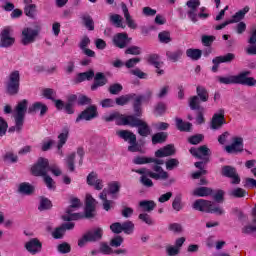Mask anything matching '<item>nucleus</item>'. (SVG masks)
<instances>
[{
	"label": "nucleus",
	"mask_w": 256,
	"mask_h": 256,
	"mask_svg": "<svg viewBox=\"0 0 256 256\" xmlns=\"http://www.w3.org/2000/svg\"><path fill=\"white\" fill-rule=\"evenodd\" d=\"M97 205V200L94 199L91 194L86 195V208L85 214L83 213H75L77 209L83 207V203L79 198H71L70 206L66 209L65 214L62 216L63 221H79V219H83L86 217L87 219H91V217H95V207Z\"/></svg>",
	"instance_id": "1"
},
{
	"label": "nucleus",
	"mask_w": 256,
	"mask_h": 256,
	"mask_svg": "<svg viewBox=\"0 0 256 256\" xmlns=\"http://www.w3.org/2000/svg\"><path fill=\"white\" fill-rule=\"evenodd\" d=\"M152 169L154 172L147 168H141L132 171H134V173H138V175H142L140 177V183H142L144 187H153V180L151 179H155L156 181H166V179H169V173L163 170V167L152 166Z\"/></svg>",
	"instance_id": "2"
},
{
	"label": "nucleus",
	"mask_w": 256,
	"mask_h": 256,
	"mask_svg": "<svg viewBox=\"0 0 256 256\" xmlns=\"http://www.w3.org/2000/svg\"><path fill=\"white\" fill-rule=\"evenodd\" d=\"M250 71H243L238 75L217 76V81L221 85H246L247 87H255L256 79L249 77Z\"/></svg>",
	"instance_id": "3"
},
{
	"label": "nucleus",
	"mask_w": 256,
	"mask_h": 256,
	"mask_svg": "<svg viewBox=\"0 0 256 256\" xmlns=\"http://www.w3.org/2000/svg\"><path fill=\"white\" fill-rule=\"evenodd\" d=\"M29 105V101L26 99L21 100L14 112L13 117L15 119V126L10 128V131H21L23 129V123L25 121V114L27 113V107Z\"/></svg>",
	"instance_id": "4"
},
{
	"label": "nucleus",
	"mask_w": 256,
	"mask_h": 256,
	"mask_svg": "<svg viewBox=\"0 0 256 256\" xmlns=\"http://www.w3.org/2000/svg\"><path fill=\"white\" fill-rule=\"evenodd\" d=\"M192 207L195 211H202L204 213H214L215 215H223V213H225V210H223L221 206L203 199L196 200Z\"/></svg>",
	"instance_id": "5"
},
{
	"label": "nucleus",
	"mask_w": 256,
	"mask_h": 256,
	"mask_svg": "<svg viewBox=\"0 0 256 256\" xmlns=\"http://www.w3.org/2000/svg\"><path fill=\"white\" fill-rule=\"evenodd\" d=\"M133 100L134 101V112L137 117L141 116V103L145 101V96H137L135 94H128V95H123L118 98H116V105H127L129 101Z\"/></svg>",
	"instance_id": "6"
},
{
	"label": "nucleus",
	"mask_w": 256,
	"mask_h": 256,
	"mask_svg": "<svg viewBox=\"0 0 256 256\" xmlns=\"http://www.w3.org/2000/svg\"><path fill=\"white\" fill-rule=\"evenodd\" d=\"M39 33H41L40 26H27L22 29L21 33V43L22 45H31L37 41V37H39Z\"/></svg>",
	"instance_id": "7"
},
{
	"label": "nucleus",
	"mask_w": 256,
	"mask_h": 256,
	"mask_svg": "<svg viewBox=\"0 0 256 256\" xmlns=\"http://www.w3.org/2000/svg\"><path fill=\"white\" fill-rule=\"evenodd\" d=\"M13 45H15L13 28L11 26H6L0 31V47L8 49V47H13Z\"/></svg>",
	"instance_id": "8"
},
{
	"label": "nucleus",
	"mask_w": 256,
	"mask_h": 256,
	"mask_svg": "<svg viewBox=\"0 0 256 256\" xmlns=\"http://www.w3.org/2000/svg\"><path fill=\"white\" fill-rule=\"evenodd\" d=\"M32 174L36 177H44L49 171V160L47 158H39L31 168Z\"/></svg>",
	"instance_id": "9"
},
{
	"label": "nucleus",
	"mask_w": 256,
	"mask_h": 256,
	"mask_svg": "<svg viewBox=\"0 0 256 256\" xmlns=\"http://www.w3.org/2000/svg\"><path fill=\"white\" fill-rule=\"evenodd\" d=\"M128 119L127 125H130V127H138V133L141 135V137H147L151 135V128H149V125H147L146 122H143L140 119L135 118V116H131Z\"/></svg>",
	"instance_id": "10"
},
{
	"label": "nucleus",
	"mask_w": 256,
	"mask_h": 256,
	"mask_svg": "<svg viewBox=\"0 0 256 256\" xmlns=\"http://www.w3.org/2000/svg\"><path fill=\"white\" fill-rule=\"evenodd\" d=\"M21 76L19 71L15 70L10 73L7 83V91L10 95H17L19 93V81Z\"/></svg>",
	"instance_id": "11"
},
{
	"label": "nucleus",
	"mask_w": 256,
	"mask_h": 256,
	"mask_svg": "<svg viewBox=\"0 0 256 256\" xmlns=\"http://www.w3.org/2000/svg\"><path fill=\"white\" fill-rule=\"evenodd\" d=\"M243 137L233 136L231 143L225 147L227 153H241L243 152Z\"/></svg>",
	"instance_id": "12"
},
{
	"label": "nucleus",
	"mask_w": 256,
	"mask_h": 256,
	"mask_svg": "<svg viewBox=\"0 0 256 256\" xmlns=\"http://www.w3.org/2000/svg\"><path fill=\"white\" fill-rule=\"evenodd\" d=\"M186 5L188 7L187 15L192 23H197V11L201 5L200 0H189L186 2Z\"/></svg>",
	"instance_id": "13"
},
{
	"label": "nucleus",
	"mask_w": 256,
	"mask_h": 256,
	"mask_svg": "<svg viewBox=\"0 0 256 256\" xmlns=\"http://www.w3.org/2000/svg\"><path fill=\"white\" fill-rule=\"evenodd\" d=\"M130 117L131 116L119 114V112H114L109 115L103 116V119L107 123L115 121L116 125H127V123H129V119H132Z\"/></svg>",
	"instance_id": "14"
},
{
	"label": "nucleus",
	"mask_w": 256,
	"mask_h": 256,
	"mask_svg": "<svg viewBox=\"0 0 256 256\" xmlns=\"http://www.w3.org/2000/svg\"><path fill=\"white\" fill-rule=\"evenodd\" d=\"M222 175L224 177H229V179L232 180V185H239V183H241V178L239 177V174H237V170L232 166H224L222 168Z\"/></svg>",
	"instance_id": "15"
},
{
	"label": "nucleus",
	"mask_w": 256,
	"mask_h": 256,
	"mask_svg": "<svg viewBox=\"0 0 256 256\" xmlns=\"http://www.w3.org/2000/svg\"><path fill=\"white\" fill-rule=\"evenodd\" d=\"M95 117H97V107L90 106L79 114L76 118V123H79L80 121H91V119H95Z\"/></svg>",
	"instance_id": "16"
},
{
	"label": "nucleus",
	"mask_w": 256,
	"mask_h": 256,
	"mask_svg": "<svg viewBox=\"0 0 256 256\" xmlns=\"http://www.w3.org/2000/svg\"><path fill=\"white\" fill-rule=\"evenodd\" d=\"M42 247L43 245L41 244V241H39L37 238H32L25 243V249L31 255H37V253H41Z\"/></svg>",
	"instance_id": "17"
},
{
	"label": "nucleus",
	"mask_w": 256,
	"mask_h": 256,
	"mask_svg": "<svg viewBox=\"0 0 256 256\" xmlns=\"http://www.w3.org/2000/svg\"><path fill=\"white\" fill-rule=\"evenodd\" d=\"M190 153L193 157L207 161L209 155H211V150H209L207 146H200L199 148H191Z\"/></svg>",
	"instance_id": "18"
},
{
	"label": "nucleus",
	"mask_w": 256,
	"mask_h": 256,
	"mask_svg": "<svg viewBox=\"0 0 256 256\" xmlns=\"http://www.w3.org/2000/svg\"><path fill=\"white\" fill-rule=\"evenodd\" d=\"M87 183L91 187H94V189H96V191H101V189H103V187H105V185L103 184V180H101L99 178V176H97V173H95V172H91L87 176Z\"/></svg>",
	"instance_id": "19"
},
{
	"label": "nucleus",
	"mask_w": 256,
	"mask_h": 256,
	"mask_svg": "<svg viewBox=\"0 0 256 256\" xmlns=\"http://www.w3.org/2000/svg\"><path fill=\"white\" fill-rule=\"evenodd\" d=\"M122 13L124 15L125 21L129 29H137L138 25L133 16L129 13V8H127V4L125 2L121 3Z\"/></svg>",
	"instance_id": "20"
},
{
	"label": "nucleus",
	"mask_w": 256,
	"mask_h": 256,
	"mask_svg": "<svg viewBox=\"0 0 256 256\" xmlns=\"http://www.w3.org/2000/svg\"><path fill=\"white\" fill-rule=\"evenodd\" d=\"M225 124V112L220 110L219 113L214 114L211 121V129H221Z\"/></svg>",
	"instance_id": "21"
},
{
	"label": "nucleus",
	"mask_w": 256,
	"mask_h": 256,
	"mask_svg": "<svg viewBox=\"0 0 256 256\" xmlns=\"http://www.w3.org/2000/svg\"><path fill=\"white\" fill-rule=\"evenodd\" d=\"M67 139H69V128H64L58 135L57 149L59 155H63V150L61 149H63V145L67 143Z\"/></svg>",
	"instance_id": "22"
},
{
	"label": "nucleus",
	"mask_w": 256,
	"mask_h": 256,
	"mask_svg": "<svg viewBox=\"0 0 256 256\" xmlns=\"http://www.w3.org/2000/svg\"><path fill=\"white\" fill-rule=\"evenodd\" d=\"M107 193H108L107 189H104L100 193L99 199H101L102 201V209H104V211H111V209H114L115 207V202L107 199Z\"/></svg>",
	"instance_id": "23"
},
{
	"label": "nucleus",
	"mask_w": 256,
	"mask_h": 256,
	"mask_svg": "<svg viewBox=\"0 0 256 256\" xmlns=\"http://www.w3.org/2000/svg\"><path fill=\"white\" fill-rule=\"evenodd\" d=\"M38 111L43 117L49 111V108L42 102H35L28 108V113H38Z\"/></svg>",
	"instance_id": "24"
},
{
	"label": "nucleus",
	"mask_w": 256,
	"mask_h": 256,
	"mask_svg": "<svg viewBox=\"0 0 256 256\" xmlns=\"http://www.w3.org/2000/svg\"><path fill=\"white\" fill-rule=\"evenodd\" d=\"M86 235H88L90 243L101 241V239H103V228H93L92 230L88 231Z\"/></svg>",
	"instance_id": "25"
},
{
	"label": "nucleus",
	"mask_w": 256,
	"mask_h": 256,
	"mask_svg": "<svg viewBox=\"0 0 256 256\" xmlns=\"http://www.w3.org/2000/svg\"><path fill=\"white\" fill-rule=\"evenodd\" d=\"M113 43L119 49H125L127 47V34L126 33H118L113 37Z\"/></svg>",
	"instance_id": "26"
},
{
	"label": "nucleus",
	"mask_w": 256,
	"mask_h": 256,
	"mask_svg": "<svg viewBox=\"0 0 256 256\" xmlns=\"http://www.w3.org/2000/svg\"><path fill=\"white\" fill-rule=\"evenodd\" d=\"M175 155V146L169 144L155 152L156 157H171Z\"/></svg>",
	"instance_id": "27"
},
{
	"label": "nucleus",
	"mask_w": 256,
	"mask_h": 256,
	"mask_svg": "<svg viewBox=\"0 0 256 256\" xmlns=\"http://www.w3.org/2000/svg\"><path fill=\"white\" fill-rule=\"evenodd\" d=\"M106 84L107 78H105V74L98 72L94 77V84L91 86V90L96 91L98 87H103Z\"/></svg>",
	"instance_id": "28"
},
{
	"label": "nucleus",
	"mask_w": 256,
	"mask_h": 256,
	"mask_svg": "<svg viewBox=\"0 0 256 256\" xmlns=\"http://www.w3.org/2000/svg\"><path fill=\"white\" fill-rule=\"evenodd\" d=\"M155 207H157V204L152 200H142L139 202V209L144 211V213H151Z\"/></svg>",
	"instance_id": "29"
},
{
	"label": "nucleus",
	"mask_w": 256,
	"mask_h": 256,
	"mask_svg": "<svg viewBox=\"0 0 256 256\" xmlns=\"http://www.w3.org/2000/svg\"><path fill=\"white\" fill-rule=\"evenodd\" d=\"M116 135L120 137V139H123L124 141H127L128 143H134L135 139H137V136L133 134L129 130H119L116 132Z\"/></svg>",
	"instance_id": "30"
},
{
	"label": "nucleus",
	"mask_w": 256,
	"mask_h": 256,
	"mask_svg": "<svg viewBox=\"0 0 256 256\" xmlns=\"http://www.w3.org/2000/svg\"><path fill=\"white\" fill-rule=\"evenodd\" d=\"M250 10L249 6H245L242 10H239L236 12L233 16L232 19H230V24L231 23H239V21H243L245 19V15H247V12Z\"/></svg>",
	"instance_id": "31"
},
{
	"label": "nucleus",
	"mask_w": 256,
	"mask_h": 256,
	"mask_svg": "<svg viewBox=\"0 0 256 256\" xmlns=\"http://www.w3.org/2000/svg\"><path fill=\"white\" fill-rule=\"evenodd\" d=\"M33 191H35V187L28 182L20 183L18 186V193L21 195H32Z\"/></svg>",
	"instance_id": "32"
},
{
	"label": "nucleus",
	"mask_w": 256,
	"mask_h": 256,
	"mask_svg": "<svg viewBox=\"0 0 256 256\" xmlns=\"http://www.w3.org/2000/svg\"><path fill=\"white\" fill-rule=\"evenodd\" d=\"M148 62L151 64V65H154V67H156V73L158 75H163V70H160L161 69V65H163V63H161L159 61V55L157 54H152L149 56L148 58Z\"/></svg>",
	"instance_id": "33"
},
{
	"label": "nucleus",
	"mask_w": 256,
	"mask_h": 256,
	"mask_svg": "<svg viewBox=\"0 0 256 256\" xmlns=\"http://www.w3.org/2000/svg\"><path fill=\"white\" fill-rule=\"evenodd\" d=\"M166 57L168 61H172V63H177L181 57H183V50L177 49L174 51H167L166 52Z\"/></svg>",
	"instance_id": "34"
},
{
	"label": "nucleus",
	"mask_w": 256,
	"mask_h": 256,
	"mask_svg": "<svg viewBox=\"0 0 256 256\" xmlns=\"http://www.w3.org/2000/svg\"><path fill=\"white\" fill-rule=\"evenodd\" d=\"M212 193L213 189L211 188L199 187L192 192V195H194L195 197H209V195H212Z\"/></svg>",
	"instance_id": "35"
},
{
	"label": "nucleus",
	"mask_w": 256,
	"mask_h": 256,
	"mask_svg": "<svg viewBox=\"0 0 256 256\" xmlns=\"http://www.w3.org/2000/svg\"><path fill=\"white\" fill-rule=\"evenodd\" d=\"M235 59V54L228 53L224 56H218L212 60V63H216V65H219L221 63H231Z\"/></svg>",
	"instance_id": "36"
},
{
	"label": "nucleus",
	"mask_w": 256,
	"mask_h": 256,
	"mask_svg": "<svg viewBox=\"0 0 256 256\" xmlns=\"http://www.w3.org/2000/svg\"><path fill=\"white\" fill-rule=\"evenodd\" d=\"M24 13L26 17H30V19L35 18V15L37 13V5L33 4V3H27L24 4Z\"/></svg>",
	"instance_id": "37"
},
{
	"label": "nucleus",
	"mask_w": 256,
	"mask_h": 256,
	"mask_svg": "<svg viewBox=\"0 0 256 256\" xmlns=\"http://www.w3.org/2000/svg\"><path fill=\"white\" fill-rule=\"evenodd\" d=\"M110 23L115 27L125 29V25H123V17L119 14H110L109 16Z\"/></svg>",
	"instance_id": "38"
},
{
	"label": "nucleus",
	"mask_w": 256,
	"mask_h": 256,
	"mask_svg": "<svg viewBox=\"0 0 256 256\" xmlns=\"http://www.w3.org/2000/svg\"><path fill=\"white\" fill-rule=\"evenodd\" d=\"M93 77H95V72H93V70H89L88 72L80 73L76 77V83H83V81H91V79Z\"/></svg>",
	"instance_id": "39"
},
{
	"label": "nucleus",
	"mask_w": 256,
	"mask_h": 256,
	"mask_svg": "<svg viewBox=\"0 0 256 256\" xmlns=\"http://www.w3.org/2000/svg\"><path fill=\"white\" fill-rule=\"evenodd\" d=\"M186 55L189 57V59H192V61H199V59H201V55H203V52L200 49L190 48L186 50Z\"/></svg>",
	"instance_id": "40"
},
{
	"label": "nucleus",
	"mask_w": 256,
	"mask_h": 256,
	"mask_svg": "<svg viewBox=\"0 0 256 256\" xmlns=\"http://www.w3.org/2000/svg\"><path fill=\"white\" fill-rule=\"evenodd\" d=\"M176 127L179 131H191L193 125L189 122H184L181 118H176Z\"/></svg>",
	"instance_id": "41"
},
{
	"label": "nucleus",
	"mask_w": 256,
	"mask_h": 256,
	"mask_svg": "<svg viewBox=\"0 0 256 256\" xmlns=\"http://www.w3.org/2000/svg\"><path fill=\"white\" fill-rule=\"evenodd\" d=\"M196 93L198 97H200V101L203 103H206V101H209V94L207 93V89L203 86H198L196 88Z\"/></svg>",
	"instance_id": "42"
},
{
	"label": "nucleus",
	"mask_w": 256,
	"mask_h": 256,
	"mask_svg": "<svg viewBox=\"0 0 256 256\" xmlns=\"http://www.w3.org/2000/svg\"><path fill=\"white\" fill-rule=\"evenodd\" d=\"M151 157H147V156H136L133 158L132 163H134V165H147L149 163H151Z\"/></svg>",
	"instance_id": "43"
},
{
	"label": "nucleus",
	"mask_w": 256,
	"mask_h": 256,
	"mask_svg": "<svg viewBox=\"0 0 256 256\" xmlns=\"http://www.w3.org/2000/svg\"><path fill=\"white\" fill-rule=\"evenodd\" d=\"M42 96L50 101H55V99H57V92H55L53 89L45 88L42 90Z\"/></svg>",
	"instance_id": "44"
},
{
	"label": "nucleus",
	"mask_w": 256,
	"mask_h": 256,
	"mask_svg": "<svg viewBox=\"0 0 256 256\" xmlns=\"http://www.w3.org/2000/svg\"><path fill=\"white\" fill-rule=\"evenodd\" d=\"M121 190V183L114 181L108 184V193L110 195H117L119 191Z\"/></svg>",
	"instance_id": "45"
},
{
	"label": "nucleus",
	"mask_w": 256,
	"mask_h": 256,
	"mask_svg": "<svg viewBox=\"0 0 256 256\" xmlns=\"http://www.w3.org/2000/svg\"><path fill=\"white\" fill-rule=\"evenodd\" d=\"M122 231L126 235H131L133 233V231H135V224H133V222H131V221H126V222L122 223Z\"/></svg>",
	"instance_id": "46"
},
{
	"label": "nucleus",
	"mask_w": 256,
	"mask_h": 256,
	"mask_svg": "<svg viewBox=\"0 0 256 256\" xmlns=\"http://www.w3.org/2000/svg\"><path fill=\"white\" fill-rule=\"evenodd\" d=\"M167 139V133L165 132H158L152 137L153 145H157V143H164Z\"/></svg>",
	"instance_id": "47"
},
{
	"label": "nucleus",
	"mask_w": 256,
	"mask_h": 256,
	"mask_svg": "<svg viewBox=\"0 0 256 256\" xmlns=\"http://www.w3.org/2000/svg\"><path fill=\"white\" fill-rule=\"evenodd\" d=\"M230 197H236L241 198L245 197L247 195V191H245L243 188H236L229 192Z\"/></svg>",
	"instance_id": "48"
},
{
	"label": "nucleus",
	"mask_w": 256,
	"mask_h": 256,
	"mask_svg": "<svg viewBox=\"0 0 256 256\" xmlns=\"http://www.w3.org/2000/svg\"><path fill=\"white\" fill-rule=\"evenodd\" d=\"M160 43H171V33L168 31H162L158 34Z\"/></svg>",
	"instance_id": "49"
},
{
	"label": "nucleus",
	"mask_w": 256,
	"mask_h": 256,
	"mask_svg": "<svg viewBox=\"0 0 256 256\" xmlns=\"http://www.w3.org/2000/svg\"><path fill=\"white\" fill-rule=\"evenodd\" d=\"M82 21L88 31H93V29H95L93 18H91V16H83Z\"/></svg>",
	"instance_id": "50"
},
{
	"label": "nucleus",
	"mask_w": 256,
	"mask_h": 256,
	"mask_svg": "<svg viewBox=\"0 0 256 256\" xmlns=\"http://www.w3.org/2000/svg\"><path fill=\"white\" fill-rule=\"evenodd\" d=\"M179 167V160L176 158H172L166 161V169L167 171H173V169H177Z\"/></svg>",
	"instance_id": "51"
},
{
	"label": "nucleus",
	"mask_w": 256,
	"mask_h": 256,
	"mask_svg": "<svg viewBox=\"0 0 256 256\" xmlns=\"http://www.w3.org/2000/svg\"><path fill=\"white\" fill-rule=\"evenodd\" d=\"M75 153H71L66 158V165L69 171H75Z\"/></svg>",
	"instance_id": "52"
},
{
	"label": "nucleus",
	"mask_w": 256,
	"mask_h": 256,
	"mask_svg": "<svg viewBox=\"0 0 256 256\" xmlns=\"http://www.w3.org/2000/svg\"><path fill=\"white\" fill-rule=\"evenodd\" d=\"M200 103L201 101L199 100V96H193L190 98L189 100V105H190V108L195 111L197 109H200Z\"/></svg>",
	"instance_id": "53"
},
{
	"label": "nucleus",
	"mask_w": 256,
	"mask_h": 256,
	"mask_svg": "<svg viewBox=\"0 0 256 256\" xmlns=\"http://www.w3.org/2000/svg\"><path fill=\"white\" fill-rule=\"evenodd\" d=\"M57 251L62 254L71 253V245L67 242H63L57 246Z\"/></svg>",
	"instance_id": "54"
},
{
	"label": "nucleus",
	"mask_w": 256,
	"mask_h": 256,
	"mask_svg": "<svg viewBox=\"0 0 256 256\" xmlns=\"http://www.w3.org/2000/svg\"><path fill=\"white\" fill-rule=\"evenodd\" d=\"M47 209H51V200L47 198H41L39 211H45Z\"/></svg>",
	"instance_id": "55"
},
{
	"label": "nucleus",
	"mask_w": 256,
	"mask_h": 256,
	"mask_svg": "<svg viewBox=\"0 0 256 256\" xmlns=\"http://www.w3.org/2000/svg\"><path fill=\"white\" fill-rule=\"evenodd\" d=\"M138 219H140V221H143V223H146V225H153L154 223L151 216L145 212L139 214Z\"/></svg>",
	"instance_id": "56"
},
{
	"label": "nucleus",
	"mask_w": 256,
	"mask_h": 256,
	"mask_svg": "<svg viewBox=\"0 0 256 256\" xmlns=\"http://www.w3.org/2000/svg\"><path fill=\"white\" fill-rule=\"evenodd\" d=\"M4 159L9 163H17L19 161V157L13 152H7L4 156Z\"/></svg>",
	"instance_id": "57"
},
{
	"label": "nucleus",
	"mask_w": 256,
	"mask_h": 256,
	"mask_svg": "<svg viewBox=\"0 0 256 256\" xmlns=\"http://www.w3.org/2000/svg\"><path fill=\"white\" fill-rule=\"evenodd\" d=\"M172 208L174 211H181L183 209V204L181 203V196H176L172 202Z\"/></svg>",
	"instance_id": "58"
},
{
	"label": "nucleus",
	"mask_w": 256,
	"mask_h": 256,
	"mask_svg": "<svg viewBox=\"0 0 256 256\" xmlns=\"http://www.w3.org/2000/svg\"><path fill=\"white\" fill-rule=\"evenodd\" d=\"M204 136L203 134H197L194 136H191L188 141L189 143H191V145H199V143H201V141H203Z\"/></svg>",
	"instance_id": "59"
},
{
	"label": "nucleus",
	"mask_w": 256,
	"mask_h": 256,
	"mask_svg": "<svg viewBox=\"0 0 256 256\" xmlns=\"http://www.w3.org/2000/svg\"><path fill=\"white\" fill-rule=\"evenodd\" d=\"M52 145H55V140L46 139L41 144V151H49Z\"/></svg>",
	"instance_id": "60"
},
{
	"label": "nucleus",
	"mask_w": 256,
	"mask_h": 256,
	"mask_svg": "<svg viewBox=\"0 0 256 256\" xmlns=\"http://www.w3.org/2000/svg\"><path fill=\"white\" fill-rule=\"evenodd\" d=\"M169 231H172V233H182L183 232V227L179 223H172L169 224L168 226Z\"/></svg>",
	"instance_id": "61"
},
{
	"label": "nucleus",
	"mask_w": 256,
	"mask_h": 256,
	"mask_svg": "<svg viewBox=\"0 0 256 256\" xmlns=\"http://www.w3.org/2000/svg\"><path fill=\"white\" fill-rule=\"evenodd\" d=\"M213 41H215V36H209V35H203L202 36V43L205 45V47H211L213 44Z\"/></svg>",
	"instance_id": "62"
},
{
	"label": "nucleus",
	"mask_w": 256,
	"mask_h": 256,
	"mask_svg": "<svg viewBox=\"0 0 256 256\" xmlns=\"http://www.w3.org/2000/svg\"><path fill=\"white\" fill-rule=\"evenodd\" d=\"M44 183L48 187V189H55V181H53V178L45 174L43 176Z\"/></svg>",
	"instance_id": "63"
},
{
	"label": "nucleus",
	"mask_w": 256,
	"mask_h": 256,
	"mask_svg": "<svg viewBox=\"0 0 256 256\" xmlns=\"http://www.w3.org/2000/svg\"><path fill=\"white\" fill-rule=\"evenodd\" d=\"M179 249L177 246H168L166 247V253L168 256H177L179 253Z\"/></svg>",
	"instance_id": "64"
}]
</instances>
